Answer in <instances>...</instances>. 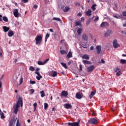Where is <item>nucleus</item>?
Returning <instances> with one entry per match:
<instances>
[{
  "label": "nucleus",
  "mask_w": 126,
  "mask_h": 126,
  "mask_svg": "<svg viewBox=\"0 0 126 126\" xmlns=\"http://www.w3.org/2000/svg\"><path fill=\"white\" fill-rule=\"evenodd\" d=\"M20 105L21 107L23 106V101L22 100V98L19 97L16 104L13 107V112L15 115H17V112H18V108L20 107Z\"/></svg>",
  "instance_id": "obj_1"
},
{
  "label": "nucleus",
  "mask_w": 126,
  "mask_h": 126,
  "mask_svg": "<svg viewBox=\"0 0 126 126\" xmlns=\"http://www.w3.org/2000/svg\"><path fill=\"white\" fill-rule=\"evenodd\" d=\"M42 39L41 35H37L35 38L36 45H40L42 43Z\"/></svg>",
  "instance_id": "obj_2"
},
{
  "label": "nucleus",
  "mask_w": 126,
  "mask_h": 126,
  "mask_svg": "<svg viewBox=\"0 0 126 126\" xmlns=\"http://www.w3.org/2000/svg\"><path fill=\"white\" fill-rule=\"evenodd\" d=\"M48 75L49 76H52V77H56L58 75V73L56 71H51L49 72Z\"/></svg>",
  "instance_id": "obj_3"
},
{
  "label": "nucleus",
  "mask_w": 126,
  "mask_h": 126,
  "mask_svg": "<svg viewBox=\"0 0 126 126\" xmlns=\"http://www.w3.org/2000/svg\"><path fill=\"white\" fill-rule=\"evenodd\" d=\"M113 46L115 49H117L120 47V44L118 43V40L117 39H114L113 41Z\"/></svg>",
  "instance_id": "obj_4"
},
{
  "label": "nucleus",
  "mask_w": 126,
  "mask_h": 126,
  "mask_svg": "<svg viewBox=\"0 0 126 126\" xmlns=\"http://www.w3.org/2000/svg\"><path fill=\"white\" fill-rule=\"evenodd\" d=\"M89 123L92 124L93 125H97L98 124V121L95 118H92L89 120Z\"/></svg>",
  "instance_id": "obj_5"
},
{
  "label": "nucleus",
  "mask_w": 126,
  "mask_h": 126,
  "mask_svg": "<svg viewBox=\"0 0 126 126\" xmlns=\"http://www.w3.org/2000/svg\"><path fill=\"white\" fill-rule=\"evenodd\" d=\"M13 14L15 17H16L17 18H18L19 17L20 14L18 12V9H15L13 11Z\"/></svg>",
  "instance_id": "obj_6"
},
{
  "label": "nucleus",
  "mask_w": 126,
  "mask_h": 126,
  "mask_svg": "<svg viewBox=\"0 0 126 126\" xmlns=\"http://www.w3.org/2000/svg\"><path fill=\"white\" fill-rule=\"evenodd\" d=\"M102 50V46L100 45H97L96 46V52L98 55H99L101 53V51Z\"/></svg>",
  "instance_id": "obj_7"
},
{
  "label": "nucleus",
  "mask_w": 126,
  "mask_h": 126,
  "mask_svg": "<svg viewBox=\"0 0 126 126\" xmlns=\"http://www.w3.org/2000/svg\"><path fill=\"white\" fill-rule=\"evenodd\" d=\"M111 34H112V31L110 30H107L103 34V35L104 37H108V36H110Z\"/></svg>",
  "instance_id": "obj_8"
},
{
  "label": "nucleus",
  "mask_w": 126,
  "mask_h": 126,
  "mask_svg": "<svg viewBox=\"0 0 126 126\" xmlns=\"http://www.w3.org/2000/svg\"><path fill=\"white\" fill-rule=\"evenodd\" d=\"M94 67V65H91L87 67V71H88V72H91L92 71H93Z\"/></svg>",
  "instance_id": "obj_9"
},
{
  "label": "nucleus",
  "mask_w": 126,
  "mask_h": 126,
  "mask_svg": "<svg viewBox=\"0 0 126 126\" xmlns=\"http://www.w3.org/2000/svg\"><path fill=\"white\" fill-rule=\"evenodd\" d=\"M108 26H109V23L107 22H103L100 24V27H101V28L108 27Z\"/></svg>",
  "instance_id": "obj_10"
},
{
  "label": "nucleus",
  "mask_w": 126,
  "mask_h": 126,
  "mask_svg": "<svg viewBox=\"0 0 126 126\" xmlns=\"http://www.w3.org/2000/svg\"><path fill=\"white\" fill-rule=\"evenodd\" d=\"M68 126H79V123L78 122H73V123H68Z\"/></svg>",
  "instance_id": "obj_11"
},
{
  "label": "nucleus",
  "mask_w": 126,
  "mask_h": 126,
  "mask_svg": "<svg viewBox=\"0 0 126 126\" xmlns=\"http://www.w3.org/2000/svg\"><path fill=\"white\" fill-rule=\"evenodd\" d=\"M68 95V93L67 92L64 91H63L61 94V97H66Z\"/></svg>",
  "instance_id": "obj_12"
},
{
  "label": "nucleus",
  "mask_w": 126,
  "mask_h": 126,
  "mask_svg": "<svg viewBox=\"0 0 126 126\" xmlns=\"http://www.w3.org/2000/svg\"><path fill=\"white\" fill-rule=\"evenodd\" d=\"M64 107L65 109H70L72 106H71V104H69V103H66L64 104Z\"/></svg>",
  "instance_id": "obj_13"
},
{
  "label": "nucleus",
  "mask_w": 126,
  "mask_h": 126,
  "mask_svg": "<svg viewBox=\"0 0 126 126\" xmlns=\"http://www.w3.org/2000/svg\"><path fill=\"white\" fill-rule=\"evenodd\" d=\"M86 14L87 16H91V14H92V11L90 9H89L86 12Z\"/></svg>",
  "instance_id": "obj_14"
},
{
  "label": "nucleus",
  "mask_w": 126,
  "mask_h": 126,
  "mask_svg": "<svg viewBox=\"0 0 126 126\" xmlns=\"http://www.w3.org/2000/svg\"><path fill=\"white\" fill-rule=\"evenodd\" d=\"M82 59L85 60H89L90 57H89V56H88L87 54H85L82 56Z\"/></svg>",
  "instance_id": "obj_15"
},
{
  "label": "nucleus",
  "mask_w": 126,
  "mask_h": 126,
  "mask_svg": "<svg viewBox=\"0 0 126 126\" xmlns=\"http://www.w3.org/2000/svg\"><path fill=\"white\" fill-rule=\"evenodd\" d=\"M13 35H14V32L12 31H9L8 32V36L9 37H12Z\"/></svg>",
  "instance_id": "obj_16"
},
{
  "label": "nucleus",
  "mask_w": 126,
  "mask_h": 126,
  "mask_svg": "<svg viewBox=\"0 0 126 126\" xmlns=\"http://www.w3.org/2000/svg\"><path fill=\"white\" fill-rule=\"evenodd\" d=\"M82 39L85 41H87L88 40V36L86 34H83L82 35Z\"/></svg>",
  "instance_id": "obj_17"
},
{
  "label": "nucleus",
  "mask_w": 126,
  "mask_h": 126,
  "mask_svg": "<svg viewBox=\"0 0 126 126\" xmlns=\"http://www.w3.org/2000/svg\"><path fill=\"white\" fill-rule=\"evenodd\" d=\"M83 63H84V64H91V63L90 62V61H88L87 60H83Z\"/></svg>",
  "instance_id": "obj_18"
},
{
  "label": "nucleus",
  "mask_w": 126,
  "mask_h": 126,
  "mask_svg": "<svg viewBox=\"0 0 126 126\" xmlns=\"http://www.w3.org/2000/svg\"><path fill=\"white\" fill-rule=\"evenodd\" d=\"M3 29L4 32H7L9 30L10 28H9V27H7L6 26H4V27H3Z\"/></svg>",
  "instance_id": "obj_19"
},
{
  "label": "nucleus",
  "mask_w": 126,
  "mask_h": 126,
  "mask_svg": "<svg viewBox=\"0 0 126 126\" xmlns=\"http://www.w3.org/2000/svg\"><path fill=\"white\" fill-rule=\"evenodd\" d=\"M0 116H1V119H5V116H4V115L3 114V112H2L0 109Z\"/></svg>",
  "instance_id": "obj_20"
},
{
  "label": "nucleus",
  "mask_w": 126,
  "mask_h": 126,
  "mask_svg": "<svg viewBox=\"0 0 126 126\" xmlns=\"http://www.w3.org/2000/svg\"><path fill=\"white\" fill-rule=\"evenodd\" d=\"M53 20L59 21V22H62V20H61V18H60L54 17L53 18Z\"/></svg>",
  "instance_id": "obj_21"
},
{
  "label": "nucleus",
  "mask_w": 126,
  "mask_h": 126,
  "mask_svg": "<svg viewBox=\"0 0 126 126\" xmlns=\"http://www.w3.org/2000/svg\"><path fill=\"white\" fill-rule=\"evenodd\" d=\"M76 97L77 98V99H81V94H80L79 93H77L76 94Z\"/></svg>",
  "instance_id": "obj_22"
},
{
  "label": "nucleus",
  "mask_w": 126,
  "mask_h": 126,
  "mask_svg": "<svg viewBox=\"0 0 126 126\" xmlns=\"http://www.w3.org/2000/svg\"><path fill=\"white\" fill-rule=\"evenodd\" d=\"M67 58L69 59L70 58H72V53H71V52H69V53H68V54L67 55Z\"/></svg>",
  "instance_id": "obj_23"
},
{
  "label": "nucleus",
  "mask_w": 126,
  "mask_h": 126,
  "mask_svg": "<svg viewBox=\"0 0 126 126\" xmlns=\"http://www.w3.org/2000/svg\"><path fill=\"white\" fill-rule=\"evenodd\" d=\"M77 33L78 35H80L82 33V28H79L77 30Z\"/></svg>",
  "instance_id": "obj_24"
},
{
  "label": "nucleus",
  "mask_w": 126,
  "mask_h": 126,
  "mask_svg": "<svg viewBox=\"0 0 126 126\" xmlns=\"http://www.w3.org/2000/svg\"><path fill=\"white\" fill-rule=\"evenodd\" d=\"M42 76L40 74H38V75L36 76V78L37 80H41V78H42Z\"/></svg>",
  "instance_id": "obj_25"
},
{
  "label": "nucleus",
  "mask_w": 126,
  "mask_h": 126,
  "mask_svg": "<svg viewBox=\"0 0 126 126\" xmlns=\"http://www.w3.org/2000/svg\"><path fill=\"white\" fill-rule=\"evenodd\" d=\"M3 57V51L1 50V48H0V59Z\"/></svg>",
  "instance_id": "obj_26"
},
{
  "label": "nucleus",
  "mask_w": 126,
  "mask_h": 126,
  "mask_svg": "<svg viewBox=\"0 0 126 126\" xmlns=\"http://www.w3.org/2000/svg\"><path fill=\"white\" fill-rule=\"evenodd\" d=\"M40 93L41 94V97H45L46 96V94H45L44 91H41L40 92Z\"/></svg>",
  "instance_id": "obj_27"
},
{
  "label": "nucleus",
  "mask_w": 126,
  "mask_h": 126,
  "mask_svg": "<svg viewBox=\"0 0 126 126\" xmlns=\"http://www.w3.org/2000/svg\"><path fill=\"white\" fill-rule=\"evenodd\" d=\"M69 9H70V8H69V7H65L64 9H63V10L64 12H67V11H68V10H69Z\"/></svg>",
  "instance_id": "obj_28"
},
{
  "label": "nucleus",
  "mask_w": 126,
  "mask_h": 126,
  "mask_svg": "<svg viewBox=\"0 0 126 126\" xmlns=\"http://www.w3.org/2000/svg\"><path fill=\"white\" fill-rule=\"evenodd\" d=\"M60 53H61V55H66V54H67L66 51H65V50H61Z\"/></svg>",
  "instance_id": "obj_29"
},
{
  "label": "nucleus",
  "mask_w": 126,
  "mask_h": 126,
  "mask_svg": "<svg viewBox=\"0 0 126 126\" xmlns=\"http://www.w3.org/2000/svg\"><path fill=\"white\" fill-rule=\"evenodd\" d=\"M61 64L63 66V67H64V68H67V66H66V64L64 63H61Z\"/></svg>",
  "instance_id": "obj_30"
},
{
  "label": "nucleus",
  "mask_w": 126,
  "mask_h": 126,
  "mask_svg": "<svg viewBox=\"0 0 126 126\" xmlns=\"http://www.w3.org/2000/svg\"><path fill=\"white\" fill-rule=\"evenodd\" d=\"M96 6H97V5L96 4H93L92 6V9L94 11V10H96Z\"/></svg>",
  "instance_id": "obj_31"
},
{
  "label": "nucleus",
  "mask_w": 126,
  "mask_h": 126,
  "mask_svg": "<svg viewBox=\"0 0 126 126\" xmlns=\"http://www.w3.org/2000/svg\"><path fill=\"white\" fill-rule=\"evenodd\" d=\"M2 19L5 22H8V19L7 18V17L4 16L3 17Z\"/></svg>",
  "instance_id": "obj_32"
},
{
  "label": "nucleus",
  "mask_w": 126,
  "mask_h": 126,
  "mask_svg": "<svg viewBox=\"0 0 126 126\" xmlns=\"http://www.w3.org/2000/svg\"><path fill=\"white\" fill-rule=\"evenodd\" d=\"M120 63H122V64H124V63H126V60L124 59H121L120 60Z\"/></svg>",
  "instance_id": "obj_33"
},
{
  "label": "nucleus",
  "mask_w": 126,
  "mask_h": 126,
  "mask_svg": "<svg viewBox=\"0 0 126 126\" xmlns=\"http://www.w3.org/2000/svg\"><path fill=\"white\" fill-rule=\"evenodd\" d=\"M50 37V34L47 33L45 36V42H47L48 38Z\"/></svg>",
  "instance_id": "obj_34"
},
{
  "label": "nucleus",
  "mask_w": 126,
  "mask_h": 126,
  "mask_svg": "<svg viewBox=\"0 0 126 126\" xmlns=\"http://www.w3.org/2000/svg\"><path fill=\"white\" fill-rule=\"evenodd\" d=\"M94 95H95V92H94V91H93V92L91 93V94H90V98H92V97H93V96H94Z\"/></svg>",
  "instance_id": "obj_35"
},
{
  "label": "nucleus",
  "mask_w": 126,
  "mask_h": 126,
  "mask_svg": "<svg viewBox=\"0 0 126 126\" xmlns=\"http://www.w3.org/2000/svg\"><path fill=\"white\" fill-rule=\"evenodd\" d=\"M37 64L39 65H44V62H42L41 61H38Z\"/></svg>",
  "instance_id": "obj_36"
},
{
  "label": "nucleus",
  "mask_w": 126,
  "mask_h": 126,
  "mask_svg": "<svg viewBox=\"0 0 126 126\" xmlns=\"http://www.w3.org/2000/svg\"><path fill=\"white\" fill-rule=\"evenodd\" d=\"M75 26H79V25H81V23L80 22H75Z\"/></svg>",
  "instance_id": "obj_37"
},
{
  "label": "nucleus",
  "mask_w": 126,
  "mask_h": 126,
  "mask_svg": "<svg viewBox=\"0 0 126 126\" xmlns=\"http://www.w3.org/2000/svg\"><path fill=\"white\" fill-rule=\"evenodd\" d=\"M48 107H49V105H48V103H44V110H47Z\"/></svg>",
  "instance_id": "obj_38"
},
{
  "label": "nucleus",
  "mask_w": 126,
  "mask_h": 126,
  "mask_svg": "<svg viewBox=\"0 0 126 126\" xmlns=\"http://www.w3.org/2000/svg\"><path fill=\"white\" fill-rule=\"evenodd\" d=\"M30 70H31V71H34V70H35V68L32 66H31L30 67Z\"/></svg>",
  "instance_id": "obj_39"
},
{
  "label": "nucleus",
  "mask_w": 126,
  "mask_h": 126,
  "mask_svg": "<svg viewBox=\"0 0 126 126\" xmlns=\"http://www.w3.org/2000/svg\"><path fill=\"white\" fill-rule=\"evenodd\" d=\"M121 74H122V72L121 71H119L116 73V75H117V76H120V75H121Z\"/></svg>",
  "instance_id": "obj_40"
},
{
  "label": "nucleus",
  "mask_w": 126,
  "mask_h": 126,
  "mask_svg": "<svg viewBox=\"0 0 126 126\" xmlns=\"http://www.w3.org/2000/svg\"><path fill=\"white\" fill-rule=\"evenodd\" d=\"M113 17H115V18H117V19H119V18H120V16L118 15H113Z\"/></svg>",
  "instance_id": "obj_41"
},
{
  "label": "nucleus",
  "mask_w": 126,
  "mask_h": 126,
  "mask_svg": "<svg viewBox=\"0 0 126 126\" xmlns=\"http://www.w3.org/2000/svg\"><path fill=\"white\" fill-rule=\"evenodd\" d=\"M49 61H50V59H47L45 60L43 62L44 64H45V63H47Z\"/></svg>",
  "instance_id": "obj_42"
},
{
  "label": "nucleus",
  "mask_w": 126,
  "mask_h": 126,
  "mask_svg": "<svg viewBox=\"0 0 126 126\" xmlns=\"http://www.w3.org/2000/svg\"><path fill=\"white\" fill-rule=\"evenodd\" d=\"M33 107H34V111H36V107H37V103H34L33 105Z\"/></svg>",
  "instance_id": "obj_43"
},
{
  "label": "nucleus",
  "mask_w": 126,
  "mask_h": 126,
  "mask_svg": "<svg viewBox=\"0 0 126 126\" xmlns=\"http://www.w3.org/2000/svg\"><path fill=\"white\" fill-rule=\"evenodd\" d=\"M82 65L80 64L79 65V71H82Z\"/></svg>",
  "instance_id": "obj_44"
},
{
  "label": "nucleus",
  "mask_w": 126,
  "mask_h": 126,
  "mask_svg": "<svg viewBox=\"0 0 126 126\" xmlns=\"http://www.w3.org/2000/svg\"><path fill=\"white\" fill-rule=\"evenodd\" d=\"M36 82L35 81H30V84H35Z\"/></svg>",
  "instance_id": "obj_45"
},
{
  "label": "nucleus",
  "mask_w": 126,
  "mask_h": 126,
  "mask_svg": "<svg viewBox=\"0 0 126 126\" xmlns=\"http://www.w3.org/2000/svg\"><path fill=\"white\" fill-rule=\"evenodd\" d=\"M98 20H99V16H97L95 18L94 21H98Z\"/></svg>",
  "instance_id": "obj_46"
},
{
  "label": "nucleus",
  "mask_w": 126,
  "mask_h": 126,
  "mask_svg": "<svg viewBox=\"0 0 126 126\" xmlns=\"http://www.w3.org/2000/svg\"><path fill=\"white\" fill-rule=\"evenodd\" d=\"M22 82H23V78H21L20 79V84H22Z\"/></svg>",
  "instance_id": "obj_47"
},
{
  "label": "nucleus",
  "mask_w": 126,
  "mask_h": 126,
  "mask_svg": "<svg viewBox=\"0 0 126 126\" xmlns=\"http://www.w3.org/2000/svg\"><path fill=\"white\" fill-rule=\"evenodd\" d=\"M118 70H120V69L118 68V67H116L114 69V71L115 72H117V71H118Z\"/></svg>",
  "instance_id": "obj_48"
},
{
  "label": "nucleus",
  "mask_w": 126,
  "mask_h": 126,
  "mask_svg": "<svg viewBox=\"0 0 126 126\" xmlns=\"http://www.w3.org/2000/svg\"><path fill=\"white\" fill-rule=\"evenodd\" d=\"M29 0H22V1L24 2V3H26V2H28V1Z\"/></svg>",
  "instance_id": "obj_49"
},
{
  "label": "nucleus",
  "mask_w": 126,
  "mask_h": 126,
  "mask_svg": "<svg viewBox=\"0 0 126 126\" xmlns=\"http://www.w3.org/2000/svg\"><path fill=\"white\" fill-rule=\"evenodd\" d=\"M30 91H31L32 94H33V93H34V92H35V90H34V89H31V90H30Z\"/></svg>",
  "instance_id": "obj_50"
},
{
  "label": "nucleus",
  "mask_w": 126,
  "mask_h": 126,
  "mask_svg": "<svg viewBox=\"0 0 126 126\" xmlns=\"http://www.w3.org/2000/svg\"><path fill=\"white\" fill-rule=\"evenodd\" d=\"M33 8H35V9H37V8H38V5L37 4H34L33 5Z\"/></svg>",
  "instance_id": "obj_51"
},
{
  "label": "nucleus",
  "mask_w": 126,
  "mask_h": 126,
  "mask_svg": "<svg viewBox=\"0 0 126 126\" xmlns=\"http://www.w3.org/2000/svg\"><path fill=\"white\" fill-rule=\"evenodd\" d=\"M123 16H126V11L122 12Z\"/></svg>",
  "instance_id": "obj_52"
},
{
  "label": "nucleus",
  "mask_w": 126,
  "mask_h": 126,
  "mask_svg": "<svg viewBox=\"0 0 126 126\" xmlns=\"http://www.w3.org/2000/svg\"><path fill=\"white\" fill-rule=\"evenodd\" d=\"M35 73L38 75V74H40V72H39V71H35Z\"/></svg>",
  "instance_id": "obj_53"
},
{
  "label": "nucleus",
  "mask_w": 126,
  "mask_h": 126,
  "mask_svg": "<svg viewBox=\"0 0 126 126\" xmlns=\"http://www.w3.org/2000/svg\"><path fill=\"white\" fill-rule=\"evenodd\" d=\"M13 126V122L12 121H11L10 122L9 126Z\"/></svg>",
  "instance_id": "obj_54"
},
{
  "label": "nucleus",
  "mask_w": 126,
  "mask_h": 126,
  "mask_svg": "<svg viewBox=\"0 0 126 126\" xmlns=\"http://www.w3.org/2000/svg\"><path fill=\"white\" fill-rule=\"evenodd\" d=\"M90 50L91 51H93L94 50V46H92L91 47H90Z\"/></svg>",
  "instance_id": "obj_55"
},
{
  "label": "nucleus",
  "mask_w": 126,
  "mask_h": 126,
  "mask_svg": "<svg viewBox=\"0 0 126 126\" xmlns=\"http://www.w3.org/2000/svg\"><path fill=\"white\" fill-rule=\"evenodd\" d=\"M81 21L82 22H84V17H82V18H81Z\"/></svg>",
  "instance_id": "obj_56"
},
{
  "label": "nucleus",
  "mask_w": 126,
  "mask_h": 126,
  "mask_svg": "<svg viewBox=\"0 0 126 126\" xmlns=\"http://www.w3.org/2000/svg\"><path fill=\"white\" fill-rule=\"evenodd\" d=\"M0 21H2V15H0Z\"/></svg>",
  "instance_id": "obj_57"
},
{
  "label": "nucleus",
  "mask_w": 126,
  "mask_h": 126,
  "mask_svg": "<svg viewBox=\"0 0 126 126\" xmlns=\"http://www.w3.org/2000/svg\"><path fill=\"white\" fill-rule=\"evenodd\" d=\"M1 86H2V83H1V81H0V88H1Z\"/></svg>",
  "instance_id": "obj_58"
},
{
  "label": "nucleus",
  "mask_w": 126,
  "mask_h": 126,
  "mask_svg": "<svg viewBox=\"0 0 126 126\" xmlns=\"http://www.w3.org/2000/svg\"><path fill=\"white\" fill-rule=\"evenodd\" d=\"M101 62L102 63H105V61H104V60L101 59Z\"/></svg>",
  "instance_id": "obj_59"
},
{
  "label": "nucleus",
  "mask_w": 126,
  "mask_h": 126,
  "mask_svg": "<svg viewBox=\"0 0 126 126\" xmlns=\"http://www.w3.org/2000/svg\"><path fill=\"white\" fill-rule=\"evenodd\" d=\"M81 15H82V14H81V13H79L77 14V16H81Z\"/></svg>",
  "instance_id": "obj_60"
},
{
  "label": "nucleus",
  "mask_w": 126,
  "mask_h": 126,
  "mask_svg": "<svg viewBox=\"0 0 126 126\" xmlns=\"http://www.w3.org/2000/svg\"><path fill=\"white\" fill-rule=\"evenodd\" d=\"M39 70H40V68H37L36 69L35 71H39Z\"/></svg>",
  "instance_id": "obj_61"
},
{
  "label": "nucleus",
  "mask_w": 126,
  "mask_h": 126,
  "mask_svg": "<svg viewBox=\"0 0 126 126\" xmlns=\"http://www.w3.org/2000/svg\"><path fill=\"white\" fill-rule=\"evenodd\" d=\"M74 4H75V5L77 6V5H78L79 4V3H78L77 2H75V3H74Z\"/></svg>",
  "instance_id": "obj_62"
},
{
  "label": "nucleus",
  "mask_w": 126,
  "mask_h": 126,
  "mask_svg": "<svg viewBox=\"0 0 126 126\" xmlns=\"http://www.w3.org/2000/svg\"><path fill=\"white\" fill-rule=\"evenodd\" d=\"M49 31H50V32H54V31H53V29H50L49 30Z\"/></svg>",
  "instance_id": "obj_63"
},
{
  "label": "nucleus",
  "mask_w": 126,
  "mask_h": 126,
  "mask_svg": "<svg viewBox=\"0 0 126 126\" xmlns=\"http://www.w3.org/2000/svg\"><path fill=\"white\" fill-rule=\"evenodd\" d=\"M122 57H126V54H123Z\"/></svg>",
  "instance_id": "obj_64"
}]
</instances>
